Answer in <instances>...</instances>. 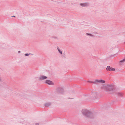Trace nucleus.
I'll list each match as a JSON object with an SVG mask.
<instances>
[{"label":"nucleus","instance_id":"obj_4","mask_svg":"<svg viewBox=\"0 0 125 125\" xmlns=\"http://www.w3.org/2000/svg\"><path fill=\"white\" fill-rule=\"evenodd\" d=\"M46 83L50 85H53L54 84V83L53 82L49 80H46Z\"/></svg>","mask_w":125,"mask_h":125},{"label":"nucleus","instance_id":"obj_3","mask_svg":"<svg viewBox=\"0 0 125 125\" xmlns=\"http://www.w3.org/2000/svg\"><path fill=\"white\" fill-rule=\"evenodd\" d=\"M106 69L107 70L109 71H115V68L111 67L110 66H108Z\"/></svg>","mask_w":125,"mask_h":125},{"label":"nucleus","instance_id":"obj_12","mask_svg":"<svg viewBox=\"0 0 125 125\" xmlns=\"http://www.w3.org/2000/svg\"><path fill=\"white\" fill-rule=\"evenodd\" d=\"M88 34V35H91L90 34Z\"/></svg>","mask_w":125,"mask_h":125},{"label":"nucleus","instance_id":"obj_1","mask_svg":"<svg viewBox=\"0 0 125 125\" xmlns=\"http://www.w3.org/2000/svg\"><path fill=\"white\" fill-rule=\"evenodd\" d=\"M83 115L87 117H90L92 115L91 112L86 109H83L82 111Z\"/></svg>","mask_w":125,"mask_h":125},{"label":"nucleus","instance_id":"obj_10","mask_svg":"<svg viewBox=\"0 0 125 125\" xmlns=\"http://www.w3.org/2000/svg\"><path fill=\"white\" fill-rule=\"evenodd\" d=\"M29 54H31V53H29V54H25V55L26 56H28L29 55Z\"/></svg>","mask_w":125,"mask_h":125},{"label":"nucleus","instance_id":"obj_9","mask_svg":"<svg viewBox=\"0 0 125 125\" xmlns=\"http://www.w3.org/2000/svg\"><path fill=\"white\" fill-rule=\"evenodd\" d=\"M125 62V58L120 61V62Z\"/></svg>","mask_w":125,"mask_h":125},{"label":"nucleus","instance_id":"obj_2","mask_svg":"<svg viewBox=\"0 0 125 125\" xmlns=\"http://www.w3.org/2000/svg\"><path fill=\"white\" fill-rule=\"evenodd\" d=\"M106 91H109L112 90V86L109 85H108L105 86L102 88Z\"/></svg>","mask_w":125,"mask_h":125},{"label":"nucleus","instance_id":"obj_7","mask_svg":"<svg viewBox=\"0 0 125 125\" xmlns=\"http://www.w3.org/2000/svg\"><path fill=\"white\" fill-rule=\"evenodd\" d=\"M80 5L81 6L84 7L87 6L88 4L86 3H81Z\"/></svg>","mask_w":125,"mask_h":125},{"label":"nucleus","instance_id":"obj_5","mask_svg":"<svg viewBox=\"0 0 125 125\" xmlns=\"http://www.w3.org/2000/svg\"><path fill=\"white\" fill-rule=\"evenodd\" d=\"M95 82L99 83H104L105 81L102 80H95Z\"/></svg>","mask_w":125,"mask_h":125},{"label":"nucleus","instance_id":"obj_11","mask_svg":"<svg viewBox=\"0 0 125 125\" xmlns=\"http://www.w3.org/2000/svg\"><path fill=\"white\" fill-rule=\"evenodd\" d=\"M35 125H39V124L38 123H36L35 124Z\"/></svg>","mask_w":125,"mask_h":125},{"label":"nucleus","instance_id":"obj_13","mask_svg":"<svg viewBox=\"0 0 125 125\" xmlns=\"http://www.w3.org/2000/svg\"><path fill=\"white\" fill-rule=\"evenodd\" d=\"M18 52H19V53H20V51H19Z\"/></svg>","mask_w":125,"mask_h":125},{"label":"nucleus","instance_id":"obj_6","mask_svg":"<svg viewBox=\"0 0 125 125\" xmlns=\"http://www.w3.org/2000/svg\"><path fill=\"white\" fill-rule=\"evenodd\" d=\"M47 77L46 76H42L40 77V79L41 80H43L44 79H47Z\"/></svg>","mask_w":125,"mask_h":125},{"label":"nucleus","instance_id":"obj_8","mask_svg":"<svg viewBox=\"0 0 125 125\" xmlns=\"http://www.w3.org/2000/svg\"><path fill=\"white\" fill-rule=\"evenodd\" d=\"M57 48L58 49V51H59V52H60V53L61 54H62V52L61 51H60V50L59 49H58V47H57Z\"/></svg>","mask_w":125,"mask_h":125}]
</instances>
